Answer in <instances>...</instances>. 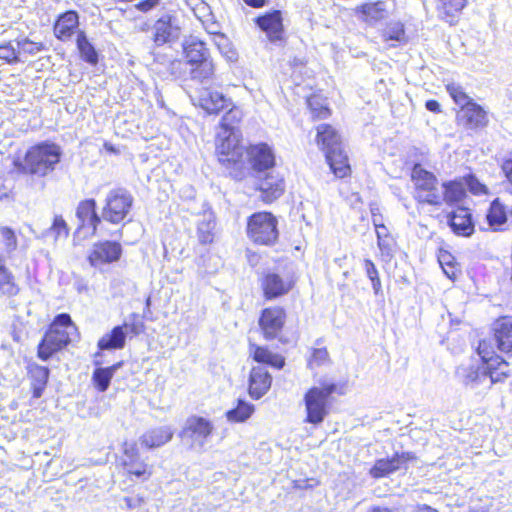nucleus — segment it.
Masks as SVG:
<instances>
[{
  "instance_id": "32",
  "label": "nucleus",
  "mask_w": 512,
  "mask_h": 512,
  "mask_svg": "<svg viewBox=\"0 0 512 512\" xmlns=\"http://www.w3.org/2000/svg\"><path fill=\"white\" fill-rule=\"evenodd\" d=\"M126 342V332L123 326H116L110 333L103 335L98 341L100 350L122 349Z\"/></svg>"
},
{
  "instance_id": "63",
  "label": "nucleus",
  "mask_w": 512,
  "mask_h": 512,
  "mask_svg": "<svg viewBox=\"0 0 512 512\" xmlns=\"http://www.w3.org/2000/svg\"><path fill=\"white\" fill-rule=\"evenodd\" d=\"M315 485H317V482L314 479L296 482V487L298 488H311L314 487Z\"/></svg>"
},
{
  "instance_id": "59",
  "label": "nucleus",
  "mask_w": 512,
  "mask_h": 512,
  "mask_svg": "<svg viewBox=\"0 0 512 512\" xmlns=\"http://www.w3.org/2000/svg\"><path fill=\"white\" fill-rule=\"evenodd\" d=\"M159 1L160 0H144V1H141L137 5V7L141 11L147 12V11L151 10L152 8H154L159 3Z\"/></svg>"
},
{
  "instance_id": "19",
  "label": "nucleus",
  "mask_w": 512,
  "mask_h": 512,
  "mask_svg": "<svg viewBox=\"0 0 512 512\" xmlns=\"http://www.w3.org/2000/svg\"><path fill=\"white\" fill-rule=\"evenodd\" d=\"M493 343L497 346L498 350L504 353L512 352V317H502L496 320L493 324Z\"/></svg>"
},
{
  "instance_id": "49",
  "label": "nucleus",
  "mask_w": 512,
  "mask_h": 512,
  "mask_svg": "<svg viewBox=\"0 0 512 512\" xmlns=\"http://www.w3.org/2000/svg\"><path fill=\"white\" fill-rule=\"evenodd\" d=\"M123 453V465H130L139 461V453L136 443L125 442Z\"/></svg>"
},
{
  "instance_id": "17",
  "label": "nucleus",
  "mask_w": 512,
  "mask_h": 512,
  "mask_svg": "<svg viewBox=\"0 0 512 512\" xmlns=\"http://www.w3.org/2000/svg\"><path fill=\"white\" fill-rule=\"evenodd\" d=\"M257 188L261 193L262 201L272 203L284 193L285 182L278 173L272 171L266 173L263 178H259Z\"/></svg>"
},
{
  "instance_id": "10",
  "label": "nucleus",
  "mask_w": 512,
  "mask_h": 512,
  "mask_svg": "<svg viewBox=\"0 0 512 512\" xmlns=\"http://www.w3.org/2000/svg\"><path fill=\"white\" fill-rule=\"evenodd\" d=\"M214 430L212 422L204 417L191 416L186 420L181 436L193 449H203Z\"/></svg>"
},
{
  "instance_id": "23",
  "label": "nucleus",
  "mask_w": 512,
  "mask_h": 512,
  "mask_svg": "<svg viewBox=\"0 0 512 512\" xmlns=\"http://www.w3.org/2000/svg\"><path fill=\"white\" fill-rule=\"evenodd\" d=\"M216 229L215 215L211 210H204L197 221V238L203 244H211L214 241Z\"/></svg>"
},
{
  "instance_id": "1",
  "label": "nucleus",
  "mask_w": 512,
  "mask_h": 512,
  "mask_svg": "<svg viewBox=\"0 0 512 512\" xmlns=\"http://www.w3.org/2000/svg\"><path fill=\"white\" fill-rule=\"evenodd\" d=\"M477 352L482 364L463 363L456 369L455 375L461 384L471 389L490 388L494 383L501 382L509 376V364L495 356L491 343L486 340L480 341Z\"/></svg>"
},
{
  "instance_id": "46",
  "label": "nucleus",
  "mask_w": 512,
  "mask_h": 512,
  "mask_svg": "<svg viewBox=\"0 0 512 512\" xmlns=\"http://www.w3.org/2000/svg\"><path fill=\"white\" fill-rule=\"evenodd\" d=\"M0 59H3L8 63L19 62L16 41L0 45Z\"/></svg>"
},
{
  "instance_id": "50",
  "label": "nucleus",
  "mask_w": 512,
  "mask_h": 512,
  "mask_svg": "<svg viewBox=\"0 0 512 512\" xmlns=\"http://www.w3.org/2000/svg\"><path fill=\"white\" fill-rule=\"evenodd\" d=\"M48 232L53 235L55 240L62 236L66 237L68 229L65 220L61 216H56Z\"/></svg>"
},
{
  "instance_id": "18",
  "label": "nucleus",
  "mask_w": 512,
  "mask_h": 512,
  "mask_svg": "<svg viewBox=\"0 0 512 512\" xmlns=\"http://www.w3.org/2000/svg\"><path fill=\"white\" fill-rule=\"evenodd\" d=\"M413 459L415 456L410 452L396 453L390 459H379L370 469V475L374 478L385 477L401 468H406V463Z\"/></svg>"
},
{
  "instance_id": "62",
  "label": "nucleus",
  "mask_w": 512,
  "mask_h": 512,
  "mask_svg": "<svg viewBox=\"0 0 512 512\" xmlns=\"http://www.w3.org/2000/svg\"><path fill=\"white\" fill-rule=\"evenodd\" d=\"M414 512H438V510L426 504H418L415 506Z\"/></svg>"
},
{
  "instance_id": "48",
  "label": "nucleus",
  "mask_w": 512,
  "mask_h": 512,
  "mask_svg": "<svg viewBox=\"0 0 512 512\" xmlns=\"http://www.w3.org/2000/svg\"><path fill=\"white\" fill-rule=\"evenodd\" d=\"M122 326L124 327L126 335L128 333L139 335L144 330V324L139 320V316L137 314H131L128 321H125Z\"/></svg>"
},
{
  "instance_id": "5",
  "label": "nucleus",
  "mask_w": 512,
  "mask_h": 512,
  "mask_svg": "<svg viewBox=\"0 0 512 512\" xmlns=\"http://www.w3.org/2000/svg\"><path fill=\"white\" fill-rule=\"evenodd\" d=\"M183 50L187 63L192 66L191 78L200 82L211 80L215 67L205 43L196 37H190L183 43Z\"/></svg>"
},
{
  "instance_id": "20",
  "label": "nucleus",
  "mask_w": 512,
  "mask_h": 512,
  "mask_svg": "<svg viewBox=\"0 0 512 512\" xmlns=\"http://www.w3.org/2000/svg\"><path fill=\"white\" fill-rule=\"evenodd\" d=\"M457 119L468 129H477L488 124L487 112L475 102L462 107L457 114Z\"/></svg>"
},
{
  "instance_id": "43",
  "label": "nucleus",
  "mask_w": 512,
  "mask_h": 512,
  "mask_svg": "<svg viewBox=\"0 0 512 512\" xmlns=\"http://www.w3.org/2000/svg\"><path fill=\"white\" fill-rule=\"evenodd\" d=\"M330 363L329 353L326 348H315L308 360L307 366L310 370Z\"/></svg>"
},
{
  "instance_id": "44",
  "label": "nucleus",
  "mask_w": 512,
  "mask_h": 512,
  "mask_svg": "<svg viewBox=\"0 0 512 512\" xmlns=\"http://www.w3.org/2000/svg\"><path fill=\"white\" fill-rule=\"evenodd\" d=\"M444 196L442 200L447 203L457 202L463 195V188L460 183L448 182L443 184Z\"/></svg>"
},
{
  "instance_id": "57",
  "label": "nucleus",
  "mask_w": 512,
  "mask_h": 512,
  "mask_svg": "<svg viewBox=\"0 0 512 512\" xmlns=\"http://www.w3.org/2000/svg\"><path fill=\"white\" fill-rule=\"evenodd\" d=\"M501 169L510 185V191L512 193V152L509 153L502 162Z\"/></svg>"
},
{
  "instance_id": "33",
  "label": "nucleus",
  "mask_w": 512,
  "mask_h": 512,
  "mask_svg": "<svg viewBox=\"0 0 512 512\" xmlns=\"http://www.w3.org/2000/svg\"><path fill=\"white\" fill-rule=\"evenodd\" d=\"M359 10L363 15L364 20L368 23L378 22L386 18L389 14L386 3L383 1L366 3L362 5Z\"/></svg>"
},
{
  "instance_id": "28",
  "label": "nucleus",
  "mask_w": 512,
  "mask_h": 512,
  "mask_svg": "<svg viewBox=\"0 0 512 512\" xmlns=\"http://www.w3.org/2000/svg\"><path fill=\"white\" fill-rule=\"evenodd\" d=\"M466 5L467 0H440L439 16L450 25H453L457 23Z\"/></svg>"
},
{
  "instance_id": "12",
  "label": "nucleus",
  "mask_w": 512,
  "mask_h": 512,
  "mask_svg": "<svg viewBox=\"0 0 512 512\" xmlns=\"http://www.w3.org/2000/svg\"><path fill=\"white\" fill-rule=\"evenodd\" d=\"M180 26L176 17L164 15L152 27V40L156 46H162L178 39Z\"/></svg>"
},
{
  "instance_id": "47",
  "label": "nucleus",
  "mask_w": 512,
  "mask_h": 512,
  "mask_svg": "<svg viewBox=\"0 0 512 512\" xmlns=\"http://www.w3.org/2000/svg\"><path fill=\"white\" fill-rule=\"evenodd\" d=\"M364 263L366 274L367 277L371 280L374 293L378 294L381 290V280L378 275V270L376 269L374 263L371 260L366 259Z\"/></svg>"
},
{
  "instance_id": "6",
  "label": "nucleus",
  "mask_w": 512,
  "mask_h": 512,
  "mask_svg": "<svg viewBox=\"0 0 512 512\" xmlns=\"http://www.w3.org/2000/svg\"><path fill=\"white\" fill-rule=\"evenodd\" d=\"M247 234L256 244L272 245L278 238L277 219L269 212L254 213L248 219Z\"/></svg>"
},
{
  "instance_id": "64",
  "label": "nucleus",
  "mask_w": 512,
  "mask_h": 512,
  "mask_svg": "<svg viewBox=\"0 0 512 512\" xmlns=\"http://www.w3.org/2000/svg\"><path fill=\"white\" fill-rule=\"evenodd\" d=\"M46 385H41V384H33V396L35 398H39L41 397L43 391H44V388H45Z\"/></svg>"
},
{
  "instance_id": "31",
  "label": "nucleus",
  "mask_w": 512,
  "mask_h": 512,
  "mask_svg": "<svg viewBox=\"0 0 512 512\" xmlns=\"http://www.w3.org/2000/svg\"><path fill=\"white\" fill-rule=\"evenodd\" d=\"M78 26V15L74 11H68L61 15L55 23L54 33L57 38L65 40L69 38Z\"/></svg>"
},
{
  "instance_id": "29",
  "label": "nucleus",
  "mask_w": 512,
  "mask_h": 512,
  "mask_svg": "<svg viewBox=\"0 0 512 512\" xmlns=\"http://www.w3.org/2000/svg\"><path fill=\"white\" fill-rule=\"evenodd\" d=\"M325 155L331 170L337 177L343 178L350 172L348 158L341 147L328 150Z\"/></svg>"
},
{
  "instance_id": "9",
  "label": "nucleus",
  "mask_w": 512,
  "mask_h": 512,
  "mask_svg": "<svg viewBox=\"0 0 512 512\" xmlns=\"http://www.w3.org/2000/svg\"><path fill=\"white\" fill-rule=\"evenodd\" d=\"M133 198L126 190L113 189L106 197L102 218L110 223L122 222L130 212Z\"/></svg>"
},
{
  "instance_id": "4",
  "label": "nucleus",
  "mask_w": 512,
  "mask_h": 512,
  "mask_svg": "<svg viewBox=\"0 0 512 512\" xmlns=\"http://www.w3.org/2000/svg\"><path fill=\"white\" fill-rule=\"evenodd\" d=\"M336 388L335 383L321 380L318 386H313L305 392L303 396L305 423L317 426L324 421L329 412V398Z\"/></svg>"
},
{
  "instance_id": "56",
  "label": "nucleus",
  "mask_w": 512,
  "mask_h": 512,
  "mask_svg": "<svg viewBox=\"0 0 512 512\" xmlns=\"http://www.w3.org/2000/svg\"><path fill=\"white\" fill-rule=\"evenodd\" d=\"M200 6H198L194 11V15L196 16V18L202 23L204 22L205 20H209V19H212V16H213V13L211 11V8L210 6L204 1L203 3L199 4Z\"/></svg>"
},
{
  "instance_id": "55",
  "label": "nucleus",
  "mask_w": 512,
  "mask_h": 512,
  "mask_svg": "<svg viewBox=\"0 0 512 512\" xmlns=\"http://www.w3.org/2000/svg\"><path fill=\"white\" fill-rule=\"evenodd\" d=\"M467 186L471 193L475 195L487 194V187L482 184L475 176H469Z\"/></svg>"
},
{
  "instance_id": "45",
  "label": "nucleus",
  "mask_w": 512,
  "mask_h": 512,
  "mask_svg": "<svg viewBox=\"0 0 512 512\" xmlns=\"http://www.w3.org/2000/svg\"><path fill=\"white\" fill-rule=\"evenodd\" d=\"M446 89L455 103L461 108L473 102L459 85L449 84Z\"/></svg>"
},
{
  "instance_id": "52",
  "label": "nucleus",
  "mask_w": 512,
  "mask_h": 512,
  "mask_svg": "<svg viewBox=\"0 0 512 512\" xmlns=\"http://www.w3.org/2000/svg\"><path fill=\"white\" fill-rule=\"evenodd\" d=\"M214 43L218 47L221 53L227 56L229 59H233L235 53L230 49L228 38L224 34H220L214 37Z\"/></svg>"
},
{
  "instance_id": "8",
  "label": "nucleus",
  "mask_w": 512,
  "mask_h": 512,
  "mask_svg": "<svg viewBox=\"0 0 512 512\" xmlns=\"http://www.w3.org/2000/svg\"><path fill=\"white\" fill-rule=\"evenodd\" d=\"M240 130L219 128L216 135V151L219 161L225 165L237 164L243 156Z\"/></svg>"
},
{
  "instance_id": "14",
  "label": "nucleus",
  "mask_w": 512,
  "mask_h": 512,
  "mask_svg": "<svg viewBox=\"0 0 512 512\" xmlns=\"http://www.w3.org/2000/svg\"><path fill=\"white\" fill-rule=\"evenodd\" d=\"M293 285V277L288 273L268 272L262 280V288L267 299H274L287 294Z\"/></svg>"
},
{
  "instance_id": "16",
  "label": "nucleus",
  "mask_w": 512,
  "mask_h": 512,
  "mask_svg": "<svg viewBox=\"0 0 512 512\" xmlns=\"http://www.w3.org/2000/svg\"><path fill=\"white\" fill-rule=\"evenodd\" d=\"M192 100L195 105L201 107L209 114H217L230 104V100L222 93L208 88L199 90L198 94L192 97Z\"/></svg>"
},
{
  "instance_id": "41",
  "label": "nucleus",
  "mask_w": 512,
  "mask_h": 512,
  "mask_svg": "<svg viewBox=\"0 0 512 512\" xmlns=\"http://www.w3.org/2000/svg\"><path fill=\"white\" fill-rule=\"evenodd\" d=\"M77 46L81 53L82 58L90 63V64H96L98 61L97 53L94 49V47L88 42L85 35L80 34L77 38Z\"/></svg>"
},
{
  "instance_id": "61",
  "label": "nucleus",
  "mask_w": 512,
  "mask_h": 512,
  "mask_svg": "<svg viewBox=\"0 0 512 512\" xmlns=\"http://www.w3.org/2000/svg\"><path fill=\"white\" fill-rule=\"evenodd\" d=\"M375 229H376V234H377V238H378V246L380 249H383V238L388 237L387 229L386 228H385V230H383L382 228H375Z\"/></svg>"
},
{
  "instance_id": "11",
  "label": "nucleus",
  "mask_w": 512,
  "mask_h": 512,
  "mask_svg": "<svg viewBox=\"0 0 512 512\" xmlns=\"http://www.w3.org/2000/svg\"><path fill=\"white\" fill-rule=\"evenodd\" d=\"M122 254V247L114 241H103L95 243L88 256L91 266L101 268L105 264L113 263L119 260Z\"/></svg>"
},
{
  "instance_id": "60",
  "label": "nucleus",
  "mask_w": 512,
  "mask_h": 512,
  "mask_svg": "<svg viewBox=\"0 0 512 512\" xmlns=\"http://www.w3.org/2000/svg\"><path fill=\"white\" fill-rule=\"evenodd\" d=\"M425 107L427 110L434 112V113L441 112L440 104L436 100H428L425 103Z\"/></svg>"
},
{
  "instance_id": "38",
  "label": "nucleus",
  "mask_w": 512,
  "mask_h": 512,
  "mask_svg": "<svg viewBox=\"0 0 512 512\" xmlns=\"http://www.w3.org/2000/svg\"><path fill=\"white\" fill-rule=\"evenodd\" d=\"M0 292L7 295H16L18 287L13 281L12 274L7 270L0 258Z\"/></svg>"
},
{
  "instance_id": "36",
  "label": "nucleus",
  "mask_w": 512,
  "mask_h": 512,
  "mask_svg": "<svg viewBox=\"0 0 512 512\" xmlns=\"http://www.w3.org/2000/svg\"><path fill=\"white\" fill-rule=\"evenodd\" d=\"M254 410L255 407L253 404L244 400H238L237 406L226 412V417L230 422H244L251 417Z\"/></svg>"
},
{
  "instance_id": "15",
  "label": "nucleus",
  "mask_w": 512,
  "mask_h": 512,
  "mask_svg": "<svg viewBox=\"0 0 512 512\" xmlns=\"http://www.w3.org/2000/svg\"><path fill=\"white\" fill-rule=\"evenodd\" d=\"M248 160L253 170L262 172L275 165L273 149L266 143L251 145L247 150Z\"/></svg>"
},
{
  "instance_id": "22",
  "label": "nucleus",
  "mask_w": 512,
  "mask_h": 512,
  "mask_svg": "<svg viewBox=\"0 0 512 512\" xmlns=\"http://www.w3.org/2000/svg\"><path fill=\"white\" fill-rule=\"evenodd\" d=\"M256 23L259 28L266 33L267 38L271 42H276L282 39L283 23L280 11L274 10L270 13L259 16L256 19Z\"/></svg>"
},
{
  "instance_id": "25",
  "label": "nucleus",
  "mask_w": 512,
  "mask_h": 512,
  "mask_svg": "<svg viewBox=\"0 0 512 512\" xmlns=\"http://www.w3.org/2000/svg\"><path fill=\"white\" fill-rule=\"evenodd\" d=\"M249 354L254 361L267 364L276 369H282L285 365V358L277 353H273L266 347L250 344Z\"/></svg>"
},
{
  "instance_id": "2",
  "label": "nucleus",
  "mask_w": 512,
  "mask_h": 512,
  "mask_svg": "<svg viewBox=\"0 0 512 512\" xmlns=\"http://www.w3.org/2000/svg\"><path fill=\"white\" fill-rule=\"evenodd\" d=\"M61 154L59 146L44 142L28 149L23 161L15 162V166L23 173L45 177L55 170Z\"/></svg>"
},
{
  "instance_id": "39",
  "label": "nucleus",
  "mask_w": 512,
  "mask_h": 512,
  "mask_svg": "<svg viewBox=\"0 0 512 512\" xmlns=\"http://www.w3.org/2000/svg\"><path fill=\"white\" fill-rule=\"evenodd\" d=\"M308 107L311 114L315 119H325L330 115V110L325 103V100L320 96L314 95L307 100Z\"/></svg>"
},
{
  "instance_id": "21",
  "label": "nucleus",
  "mask_w": 512,
  "mask_h": 512,
  "mask_svg": "<svg viewBox=\"0 0 512 512\" xmlns=\"http://www.w3.org/2000/svg\"><path fill=\"white\" fill-rule=\"evenodd\" d=\"M272 376L262 366H256L251 369L249 376V395L258 400L263 397L270 389Z\"/></svg>"
},
{
  "instance_id": "37",
  "label": "nucleus",
  "mask_w": 512,
  "mask_h": 512,
  "mask_svg": "<svg viewBox=\"0 0 512 512\" xmlns=\"http://www.w3.org/2000/svg\"><path fill=\"white\" fill-rule=\"evenodd\" d=\"M118 367L119 365H113L110 367L95 369L92 380L100 392H104L108 389L110 381Z\"/></svg>"
},
{
  "instance_id": "30",
  "label": "nucleus",
  "mask_w": 512,
  "mask_h": 512,
  "mask_svg": "<svg viewBox=\"0 0 512 512\" xmlns=\"http://www.w3.org/2000/svg\"><path fill=\"white\" fill-rule=\"evenodd\" d=\"M317 143L324 152L341 147L339 134L328 124H321L317 127Z\"/></svg>"
},
{
  "instance_id": "13",
  "label": "nucleus",
  "mask_w": 512,
  "mask_h": 512,
  "mask_svg": "<svg viewBox=\"0 0 512 512\" xmlns=\"http://www.w3.org/2000/svg\"><path fill=\"white\" fill-rule=\"evenodd\" d=\"M286 319L284 309L270 307L262 311L259 318V326L266 340H272L281 332Z\"/></svg>"
},
{
  "instance_id": "35",
  "label": "nucleus",
  "mask_w": 512,
  "mask_h": 512,
  "mask_svg": "<svg viewBox=\"0 0 512 512\" xmlns=\"http://www.w3.org/2000/svg\"><path fill=\"white\" fill-rule=\"evenodd\" d=\"M486 217L488 225L494 231L499 230V228L506 223L507 214L504 206L500 203L499 199H495L491 203Z\"/></svg>"
},
{
  "instance_id": "34",
  "label": "nucleus",
  "mask_w": 512,
  "mask_h": 512,
  "mask_svg": "<svg viewBox=\"0 0 512 512\" xmlns=\"http://www.w3.org/2000/svg\"><path fill=\"white\" fill-rule=\"evenodd\" d=\"M382 37L385 42H393L390 46H396V43L405 44L408 42L404 25L399 21L390 22L383 30Z\"/></svg>"
},
{
  "instance_id": "24",
  "label": "nucleus",
  "mask_w": 512,
  "mask_h": 512,
  "mask_svg": "<svg viewBox=\"0 0 512 512\" xmlns=\"http://www.w3.org/2000/svg\"><path fill=\"white\" fill-rule=\"evenodd\" d=\"M173 437V431L168 426L148 430L140 437L142 446L153 449L168 443Z\"/></svg>"
},
{
  "instance_id": "7",
  "label": "nucleus",
  "mask_w": 512,
  "mask_h": 512,
  "mask_svg": "<svg viewBox=\"0 0 512 512\" xmlns=\"http://www.w3.org/2000/svg\"><path fill=\"white\" fill-rule=\"evenodd\" d=\"M411 179L415 186L414 197L419 203L440 205L442 197L437 189V178L429 171L423 169L420 164H415Z\"/></svg>"
},
{
  "instance_id": "58",
  "label": "nucleus",
  "mask_w": 512,
  "mask_h": 512,
  "mask_svg": "<svg viewBox=\"0 0 512 512\" xmlns=\"http://www.w3.org/2000/svg\"><path fill=\"white\" fill-rule=\"evenodd\" d=\"M202 25L205 30L214 37L222 34L220 31V24L215 20L214 15L212 16V19H207L202 22Z\"/></svg>"
},
{
  "instance_id": "3",
  "label": "nucleus",
  "mask_w": 512,
  "mask_h": 512,
  "mask_svg": "<svg viewBox=\"0 0 512 512\" xmlns=\"http://www.w3.org/2000/svg\"><path fill=\"white\" fill-rule=\"evenodd\" d=\"M78 337L76 325L69 314L62 313L55 317L43 340L38 346V356L42 360L49 359L55 352L64 348Z\"/></svg>"
},
{
  "instance_id": "26",
  "label": "nucleus",
  "mask_w": 512,
  "mask_h": 512,
  "mask_svg": "<svg viewBox=\"0 0 512 512\" xmlns=\"http://www.w3.org/2000/svg\"><path fill=\"white\" fill-rule=\"evenodd\" d=\"M452 230L461 236H470L474 231L471 214L466 208H457L450 216Z\"/></svg>"
},
{
  "instance_id": "27",
  "label": "nucleus",
  "mask_w": 512,
  "mask_h": 512,
  "mask_svg": "<svg viewBox=\"0 0 512 512\" xmlns=\"http://www.w3.org/2000/svg\"><path fill=\"white\" fill-rule=\"evenodd\" d=\"M95 209V200L89 199L80 202L76 211L81 227H91L93 233L96 232L97 225L100 223V218L98 217Z\"/></svg>"
},
{
  "instance_id": "53",
  "label": "nucleus",
  "mask_w": 512,
  "mask_h": 512,
  "mask_svg": "<svg viewBox=\"0 0 512 512\" xmlns=\"http://www.w3.org/2000/svg\"><path fill=\"white\" fill-rule=\"evenodd\" d=\"M0 233L5 241V245L8 251H14L17 247V238L14 231L8 227L0 228Z\"/></svg>"
},
{
  "instance_id": "40",
  "label": "nucleus",
  "mask_w": 512,
  "mask_h": 512,
  "mask_svg": "<svg viewBox=\"0 0 512 512\" xmlns=\"http://www.w3.org/2000/svg\"><path fill=\"white\" fill-rule=\"evenodd\" d=\"M17 52L19 56V61L24 62L26 56L35 55L40 52L43 48L42 44L39 42H33L27 38L22 39L20 41H16Z\"/></svg>"
},
{
  "instance_id": "42",
  "label": "nucleus",
  "mask_w": 512,
  "mask_h": 512,
  "mask_svg": "<svg viewBox=\"0 0 512 512\" xmlns=\"http://www.w3.org/2000/svg\"><path fill=\"white\" fill-rule=\"evenodd\" d=\"M242 117V110L238 107H233L222 117L219 128L239 130L237 125L242 120Z\"/></svg>"
},
{
  "instance_id": "54",
  "label": "nucleus",
  "mask_w": 512,
  "mask_h": 512,
  "mask_svg": "<svg viewBox=\"0 0 512 512\" xmlns=\"http://www.w3.org/2000/svg\"><path fill=\"white\" fill-rule=\"evenodd\" d=\"M124 467L129 474L135 475L138 478L143 476H150V473L147 471V465L142 461H137L130 465H124Z\"/></svg>"
},
{
  "instance_id": "51",
  "label": "nucleus",
  "mask_w": 512,
  "mask_h": 512,
  "mask_svg": "<svg viewBox=\"0 0 512 512\" xmlns=\"http://www.w3.org/2000/svg\"><path fill=\"white\" fill-rule=\"evenodd\" d=\"M33 384L46 385L49 377V370L46 367L34 366L31 369Z\"/></svg>"
}]
</instances>
